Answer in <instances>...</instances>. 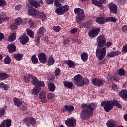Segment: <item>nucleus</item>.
I'll list each match as a JSON object with an SVG mask.
<instances>
[{
  "mask_svg": "<svg viewBox=\"0 0 127 127\" xmlns=\"http://www.w3.org/2000/svg\"><path fill=\"white\" fill-rule=\"evenodd\" d=\"M106 37L104 36V35H101L97 37L98 46L96 49V55L99 60H103L106 56L107 51V47H105L106 46Z\"/></svg>",
  "mask_w": 127,
  "mask_h": 127,
  "instance_id": "nucleus-1",
  "label": "nucleus"
},
{
  "mask_svg": "<svg viewBox=\"0 0 127 127\" xmlns=\"http://www.w3.org/2000/svg\"><path fill=\"white\" fill-rule=\"evenodd\" d=\"M96 107H97V105L94 103H91L89 105L87 104H82L81 105L82 111L80 114L81 119H83V120H88L89 118L92 117Z\"/></svg>",
  "mask_w": 127,
  "mask_h": 127,
  "instance_id": "nucleus-2",
  "label": "nucleus"
},
{
  "mask_svg": "<svg viewBox=\"0 0 127 127\" xmlns=\"http://www.w3.org/2000/svg\"><path fill=\"white\" fill-rule=\"evenodd\" d=\"M114 106L117 107L119 109H122V105L118 101L113 100V101H104L101 104V107H104L105 112H110L114 107Z\"/></svg>",
  "mask_w": 127,
  "mask_h": 127,
  "instance_id": "nucleus-3",
  "label": "nucleus"
},
{
  "mask_svg": "<svg viewBox=\"0 0 127 127\" xmlns=\"http://www.w3.org/2000/svg\"><path fill=\"white\" fill-rule=\"evenodd\" d=\"M74 83L76 86L78 87H83L85 85H88L90 81L88 78H83V76L80 74H78L74 77Z\"/></svg>",
  "mask_w": 127,
  "mask_h": 127,
  "instance_id": "nucleus-4",
  "label": "nucleus"
},
{
  "mask_svg": "<svg viewBox=\"0 0 127 127\" xmlns=\"http://www.w3.org/2000/svg\"><path fill=\"white\" fill-rule=\"evenodd\" d=\"M74 13L77 14L76 17V22L78 24H80L82 19L85 18V15H84V10L80 8H76L74 9Z\"/></svg>",
  "mask_w": 127,
  "mask_h": 127,
  "instance_id": "nucleus-5",
  "label": "nucleus"
},
{
  "mask_svg": "<svg viewBox=\"0 0 127 127\" xmlns=\"http://www.w3.org/2000/svg\"><path fill=\"white\" fill-rule=\"evenodd\" d=\"M23 123L26 124L27 127L34 126L36 124V120L32 117H26L23 120Z\"/></svg>",
  "mask_w": 127,
  "mask_h": 127,
  "instance_id": "nucleus-6",
  "label": "nucleus"
},
{
  "mask_svg": "<svg viewBox=\"0 0 127 127\" xmlns=\"http://www.w3.org/2000/svg\"><path fill=\"white\" fill-rule=\"evenodd\" d=\"M31 83L33 85H35V86H37V87H44V82L43 81H39L37 78L32 76L31 77Z\"/></svg>",
  "mask_w": 127,
  "mask_h": 127,
  "instance_id": "nucleus-7",
  "label": "nucleus"
},
{
  "mask_svg": "<svg viewBox=\"0 0 127 127\" xmlns=\"http://www.w3.org/2000/svg\"><path fill=\"white\" fill-rule=\"evenodd\" d=\"M99 33H100V28H95L92 29L91 30L89 31L88 33V35L89 37L94 38V37L98 36Z\"/></svg>",
  "mask_w": 127,
  "mask_h": 127,
  "instance_id": "nucleus-8",
  "label": "nucleus"
},
{
  "mask_svg": "<svg viewBox=\"0 0 127 127\" xmlns=\"http://www.w3.org/2000/svg\"><path fill=\"white\" fill-rule=\"evenodd\" d=\"M45 31V28H44V27H41L39 29L38 34L35 38V43L36 44H38L40 41V37H41V36L43 34V33H44Z\"/></svg>",
  "mask_w": 127,
  "mask_h": 127,
  "instance_id": "nucleus-9",
  "label": "nucleus"
},
{
  "mask_svg": "<svg viewBox=\"0 0 127 127\" xmlns=\"http://www.w3.org/2000/svg\"><path fill=\"white\" fill-rule=\"evenodd\" d=\"M39 60L41 63L45 64L46 62H47V56L45 53H40L38 56Z\"/></svg>",
  "mask_w": 127,
  "mask_h": 127,
  "instance_id": "nucleus-10",
  "label": "nucleus"
},
{
  "mask_svg": "<svg viewBox=\"0 0 127 127\" xmlns=\"http://www.w3.org/2000/svg\"><path fill=\"white\" fill-rule=\"evenodd\" d=\"M76 119L72 117L71 118H68L65 121V124L68 127H74L76 125Z\"/></svg>",
  "mask_w": 127,
  "mask_h": 127,
  "instance_id": "nucleus-11",
  "label": "nucleus"
},
{
  "mask_svg": "<svg viewBox=\"0 0 127 127\" xmlns=\"http://www.w3.org/2000/svg\"><path fill=\"white\" fill-rule=\"evenodd\" d=\"M38 11H39L38 10H37L34 8L30 7L28 10V14H29V15H31V16H33L34 18H36V16L37 15Z\"/></svg>",
  "mask_w": 127,
  "mask_h": 127,
  "instance_id": "nucleus-12",
  "label": "nucleus"
},
{
  "mask_svg": "<svg viewBox=\"0 0 127 127\" xmlns=\"http://www.w3.org/2000/svg\"><path fill=\"white\" fill-rule=\"evenodd\" d=\"M39 98L42 103H47V98H46V92L42 91L39 94Z\"/></svg>",
  "mask_w": 127,
  "mask_h": 127,
  "instance_id": "nucleus-13",
  "label": "nucleus"
},
{
  "mask_svg": "<svg viewBox=\"0 0 127 127\" xmlns=\"http://www.w3.org/2000/svg\"><path fill=\"white\" fill-rule=\"evenodd\" d=\"M35 18L37 19H41L43 21L46 19V15L45 14V13L43 12H40L39 10L37 13V16H36Z\"/></svg>",
  "mask_w": 127,
  "mask_h": 127,
  "instance_id": "nucleus-14",
  "label": "nucleus"
},
{
  "mask_svg": "<svg viewBox=\"0 0 127 127\" xmlns=\"http://www.w3.org/2000/svg\"><path fill=\"white\" fill-rule=\"evenodd\" d=\"M109 9H110V11L112 12V13H114L115 14V13H117L118 12V7H117V5L114 3H110L108 5Z\"/></svg>",
  "mask_w": 127,
  "mask_h": 127,
  "instance_id": "nucleus-15",
  "label": "nucleus"
},
{
  "mask_svg": "<svg viewBox=\"0 0 127 127\" xmlns=\"http://www.w3.org/2000/svg\"><path fill=\"white\" fill-rule=\"evenodd\" d=\"M10 126H11V120L7 119L1 122L0 127H10Z\"/></svg>",
  "mask_w": 127,
  "mask_h": 127,
  "instance_id": "nucleus-16",
  "label": "nucleus"
},
{
  "mask_svg": "<svg viewBox=\"0 0 127 127\" xmlns=\"http://www.w3.org/2000/svg\"><path fill=\"white\" fill-rule=\"evenodd\" d=\"M121 52L119 51H110L107 54L106 56L107 57H115V56H117V55L121 54Z\"/></svg>",
  "mask_w": 127,
  "mask_h": 127,
  "instance_id": "nucleus-17",
  "label": "nucleus"
},
{
  "mask_svg": "<svg viewBox=\"0 0 127 127\" xmlns=\"http://www.w3.org/2000/svg\"><path fill=\"white\" fill-rule=\"evenodd\" d=\"M92 83L95 86L100 87V86H103V80L99 78H94L92 80Z\"/></svg>",
  "mask_w": 127,
  "mask_h": 127,
  "instance_id": "nucleus-18",
  "label": "nucleus"
},
{
  "mask_svg": "<svg viewBox=\"0 0 127 127\" xmlns=\"http://www.w3.org/2000/svg\"><path fill=\"white\" fill-rule=\"evenodd\" d=\"M29 41V38L27 35H23L20 37V42L22 44H25Z\"/></svg>",
  "mask_w": 127,
  "mask_h": 127,
  "instance_id": "nucleus-19",
  "label": "nucleus"
},
{
  "mask_svg": "<svg viewBox=\"0 0 127 127\" xmlns=\"http://www.w3.org/2000/svg\"><path fill=\"white\" fill-rule=\"evenodd\" d=\"M74 110V106L72 105H65L64 108L63 109V112H68V113H71Z\"/></svg>",
  "mask_w": 127,
  "mask_h": 127,
  "instance_id": "nucleus-20",
  "label": "nucleus"
},
{
  "mask_svg": "<svg viewBox=\"0 0 127 127\" xmlns=\"http://www.w3.org/2000/svg\"><path fill=\"white\" fill-rule=\"evenodd\" d=\"M4 16H5V13L4 12H2L1 14H0V16H1V17H0V24L3 23V22L4 21H7V20H9V17H8L2 18Z\"/></svg>",
  "mask_w": 127,
  "mask_h": 127,
  "instance_id": "nucleus-21",
  "label": "nucleus"
},
{
  "mask_svg": "<svg viewBox=\"0 0 127 127\" xmlns=\"http://www.w3.org/2000/svg\"><path fill=\"white\" fill-rule=\"evenodd\" d=\"M29 2L31 6L35 7V8H37V7H40V5L37 2V1L35 0H29Z\"/></svg>",
  "mask_w": 127,
  "mask_h": 127,
  "instance_id": "nucleus-22",
  "label": "nucleus"
},
{
  "mask_svg": "<svg viewBox=\"0 0 127 127\" xmlns=\"http://www.w3.org/2000/svg\"><path fill=\"white\" fill-rule=\"evenodd\" d=\"M65 64H67L69 68H75V62L72 60H66L64 61Z\"/></svg>",
  "mask_w": 127,
  "mask_h": 127,
  "instance_id": "nucleus-23",
  "label": "nucleus"
},
{
  "mask_svg": "<svg viewBox=\"0 0 127 127\" xmlns=\"http://www.w3.org/2000/svg\"><path fill=\"white\" fill-rule=\"evenodd\" d=\"M55 62V59L52 56H51L49 57L47 61V65L48 66H52Z\"/></svg>",
  "mask_w": 127,
  "mask_h": 127,
  "instance_id": "nucleus-24",
  "label": "nucleus"
},
{
  "mask_svg": "<svg viewBox=\"0 0 127 127\" xmlns=\"http://www.w3.org/2000/svg\"><path fill=\"white\" fill-rule=\"evenodd\" d=\"M96 21L97 23L99 24H104L105 22H106V18L103 17H99L97 18Z\"/></svg>",
  "mask_w": 127,
  "mask_h": 127,
  "instance_id": "nucleus-25",
  "label": "nucleus"
},
{
  "mask_svg": "<svg viewBox=\"0 0 127 127\" xmlns=\"http://www.w3.org/2000/svg\"><path fill=\"white\" fill-rule=\"evenodd\" d=\"M10 77V75L7 73H0V80L3 81V80H5L6 79H8Z\"/></svg>",
  "mask_w": 127,
  "mask_h": 127,
  "instance_id": "nucleus-26",
  "label": "nucleus"
},
{
  "mask_svg": "<svg viewBox=\"0 0 127 127\" xmlns=\"http://www.w3.org/2000/svg\"><path fill=\"white\" fill-rule=\"evenodd\" d=\"M8 49L9 52L13 53V52L16 51V47L15 45L11 44L8 46Z\"/></svg>",
  "mask_w": 127,
  "mask_h": 127,
  "instance_id": "nucleus-27",
  "label": "nucleus"
},
{
  "mask_svg": "<svg viewBox=\"0 0 127 127\" xmlns=\"http://www.w3.org/2000/svg\"><path fill=\"white\" fill-rule=\"evenodd\" d=\"M119 96L123 99V100H125V99H127V90H122L119 93Z\"/></svg>",
  "mask_w": 127,
  "mask_h": 127,
  "instance_id": "nucleus-28",
  "label": "nucleus"
},
{
  "mask_svg": "<svg viewBox=\"0 0 127 127\" xmlns=\"http://www.w3.org/2000/svg\"><path fill=\"white\" fill-rule=\"evenodd\" d=\"M15 106H17L18 107H20L21 105H22V101H20V99L15 98L13 100Z\"/></svg>",
  "mask_w": 127,
  "mask_h": 127,
  "instance_id": "nucleus-29",
  "label": "nucleus"
},
{
  "mask_svg": "<svg viewBox=\"0 0 127 127\" xmlns=\"http://www.w3.org/2000/svg\"><path fill=\"white\" fill-rule=\"evenodd\" d=\"M64 84L65 88H68L69 89H72V87L74 86V84L73 83L68 81H64Z\"/></svg>",
  "mask_w": 127,
  "mask_h": 127,
  "instance_id": "nucleus-30",
  "label": "nucleus"
},
{
  "mask_svg": "<svg viewBox=\"0 0 127 127\" xmlns=\"http://www.w3.org/2000/svg\"><path fill=\"white\" fill-rule=\"evenodd\" d=\"M23 55L21 54H15L14 55V58L17 60L18 61H20L22 59Z\"/></svg>",
  "mask_w": 127,
  "mask_h": 127,
  "instance_id": "nucleus-31",
  "label": "nucleus"
},
{
  "mask_svg": "<svg viewBox=\"0 0 127 127\" xmlns=\"http://www.w3.org/2000/svg\"><path fill=\"white\" fill-rule=\"evenodd\" d=\"M92 3H93V4H94V5H96V6H97L98 7H99L100 8H103V5H102V4H100L99 2L98 1V0H92Z\"/></svg>",
  "mask_w": 127,
  "mask_h": 127,
  "instance_id": "nucleus-32",
  "label": "nucleus"
},
{
  "mask_svg": "<svg viewBox=\"0 0 127 127\" xmlns=\"http://www.w3.org/2000/svg\"><path fill=\"white\" fill-rule=\"evenodd\" d=\"M40 91H41L40 88L35 87L34 89H32V93L33 95H37V94H38Z\"/></svg>",
  "mask_w": 127,
  "mask_h": 127,
  "instance_id": "nucleus-33",
  "label": "nucleus"
},
{
  "mask_svg": "<svg viewBox=\"0 0 127 127\" xmlns=\"http://www.w3.org/2000/svg\"><path fill=\"white\" fill-rule=\"evenodd\" d=\"M81 58L83 61H87L88 60V54L85 52L82 53L81 55Z\"/></svg>",
  "mask_w": 127,
  "mask_h": 127,
  "instance_id": "nucleus-34",
  "label": "nucleus"
},
{
  "mask_svg": "<svg viewBox=\"0 0 127 127\" xmlns=\"http://www.w3.org/2000/svg\"><path fill=\"white\" fill-rule=\"evenodd\" d=\"M15 38H16V33H13L10 34L9 36V40L10 41H14L15 40Z\"/></svg>",
  "mask_w": 127,
  "mask_h": 127,
  "instance_id": "nucleus-35",
  "label": "nucleus"
},
{
  "mask_svg": "<svg viewBox=\"0 0 127 127\" xmlns=\"http://www.w3.org/2000/svg\"><path fill=\"white\" fill-rule=\"evenodd\" d=\"M55 85L53 83H50L48 84V89L50 92H54L55 91Z\"/></svg>",
  "mask_w": 127,
  "mask_h": 127,
  "instance_id": "nucleus-36",
  "label": "nucleus"
},
{
  "mask_svg": "<svg viewBox=\"0 0 127 127\" xmlns=\"http://www.w3.org/2000/svg\"><path fill=\"white\" fill-rule=\"evenodd\" d=\"M55 12L58 14V15H62V14H64V12H63V10L62 7L57 8L55 10Z\"/></svg>",
  "mask_w": 127,
  "mask_h": 127,
  "instance_id": "nucleus-37",
  "label": "nucleus"
},
{
  "mask_svg": "<svg viewBox=\"0 0 127 127\" xmlns=\"http://www.w3.org/2000/svg\"><path fill=\"white\" fill-rule=\"evenodd\" d=\"M32 60V62L33 63V64H36L38 63V59L37 57H36V55H33L31 58Z\"/></svg>",
  "mask_w": 127,
  "mask_h": 127,
  "instance_id": "nucleus-38",
  "label": "nucleus"
},
{
  "mask_svg": "<svg viewBox=\"0 0 127 127\" xmlns=\"http://www.w3.org/2000/svg\"><path fill=\"white\" fill-rule=\"evenodd\" d=\"M27 33L29 36L31 37V38H33L34 37V32L33 31H31L30 29H26Z\"/></svg>",
  "mask_w": 127,
  "mask_h": 127,
  "instance_id": "nucleus-39",
  "label": "nucleus"
},
{
  "mask_svg": "<svg viewBox=\"0 0 127 127\" xmlns=\"http://www.w3.org/2000/svg\"><path fill=\"white\" fill-rule=\"evenodd\" d=\"M106 22H116L117 19L115 18L114 17H108L106 18Z\"/></svg>",
  "mask_w": 127,
  "mask_h": 127,
  "instance_id": "nucleus-40",
  "label": "nucleus"
},
{
  "mask_svg": "<svg viewBox=\"0 0 127 127\" xmlns=\"http://www.w3.org/2000/svg\"><path fill=\"white\" fill-rule=\"evenodd\" d=\"M117 73L118 75H119V76H125V74H126V71L124 69L120 68L117 71Z\"/></svg>",
  "mask_w": 127,
  "mask_h": 127,
  "instance_id": "nucleus-41",
  "label": "nucleus"
},
{
  "mask_svg": "<svg viewBox=\"0 0 127 127\" xmlns=\"http://www.w3.org/2000/svg\"><path fill=\"white\" fill-rule=\"evenodd\" d=\"M23 21L22 20V19H21V18H18L15 19V23L17 26H18V25H20V24L22 23Z\"/></svg>",
  "mask_w": 127,
  "mask_h": 127,
  "instance_id": "nucleus-42",
  "label": "nucleus"
},
{
  "mask_svg": "<svg viewBox=\"0 0 127 127\" xmlns=\"http://www.w3.org/2000/svg\"><path fill=\"white\" fill-rule=\"evenodd\" d=\"M47 97L48 100H51V99H54V98H55V94L53 93L50 92L47 94Z\"/></svg>",
  "mask_w": 127,
  "mask_h": 127,
  "instance_id": "nucleus-43",
  "label": "nucleus"
},
{
  "mask_svg": "<svg viewBox=\"0 0 127 127\" xmlns=\"http://www.w3.org/2000/svg\"><path fill=\"white\" fill-rule=\"evenodd\" d=\"M4 62L5 64H9L11 62V59L10 57L7 56L5 59Z\"/></svg>",
  "mask_w": 127,
  "mask_h": 127,
  "instance_id": "nucleus-44",
  "label": "nucleus"
},
{
  "mask_svg": "<svg viewBox=\"0 0 127 127\" xmlns=\"http://www.w3.org/2000/svg\"><path fill=\"white\" fill-rule=\"evenodd\" d=\"M61 30V28L59 26H55L53 27V30H54V31H55L56 32H59Z\"/></svg>",
  "mask_w": 127,
  "mask_h": 127,
  "instance_id": "nucleus-45",
  "label": "nucleus"
},
{
  "mask_svg": "<svg viewBox=\"0 0 127 127\" xmlns=\"http://www.w3.org/2000/svg\"><path fill=\"white\" fill-rule=\"evenodd\" d=\"M62 9H63V12H64V14L65 12H67V11L69 10V6L68 5L64 6L63 7H62Z\"/></svg>",
  "mask_w": 127,
  "mask_h": 127,
  "instance_id": "nucleus-46",
  "label": "nucleus"
},
{
  "mask_svg": "<svg viewBox=\"0 0 127 127\" xmlns=\"http://www.w3.org/2000/svg\"><path fill=\"white\" fill-rule=\"evenodd\" d=\"M10 28L12 30H15V29H17V25H16V24L15 23L14 24H12L10 26Z\"/></svg>",
  "mask_w": 127,
  "mask_h": 127,
  "instance_id": "nucleus-47",
  "label": "nucleus"
},
{
  "mask_svg": "<svg viewBox=\"0 0 127 127\" xmlns=\"http://www.w3.org/2000/svg\"><path fill=\"white\" fill-rule=\"evenodd\" d=\"M4 113H5V109L4 108L0 109V118L4 115Z\"/></svg>",
  "mask_w": 127,
  "mask_h": 127,
  "instance_id": "nucleus-48",
  "label": "nucleus"
},
{
  "mask_svg": "<svg viewBox=\"0 0 127 127\" xmlns=\"http://www.w3.org/2000/svg\"><path fill=\"white\" fill-rule=\"evenodd\" d=\"M54 5L55 6H56V7H59V6H61L60 3L58 1V0H54Z\"/></svg>",
  "mask_w": 127,
  "mask_h": 127,
  "instance_id": "nucleus-49",
  "label": "nucleus"
},
{
  "mask_svg": "<svg viewBox=\"0 0 127 127\" xmlns=\"http://www.w3.org/2000/svg\"><path fill=\"white\" fill-rule=\"evenodd\" d=\"M77 32H78V28H73L70 30V33L71 34H75V33H77Z\"/></svg>",
  "mask_w": 127,
  "mask_h": 127,
  "instance_id": "nucleus-50",
  "label": "nucleus"
},
{
  "mask_svg": "<svg viewBox=\"0 0 127 127\" xmlns=\"http://www.w3.org/2000/svg\"><path fill=\"white\" fill-rule=\"evenodd\" d=\"M122 52H123V53H126L127 52V44L123 47Z\"/></svg>",
  "mask_w": 127,
  "mask_h": 127,
  "instance_id": "nucleus-51",
  "label": "nucleus"
},
{
  "mask_svg": "<svg viewBox=\"0 0 127 127\" xmlns=\"http://www.w3.org/2000/svg\"><path fill=\"white\" fill-rule=\"evenodd\" d=\"M6 4V2L4 0H0V6H4Z\"/></svg>",
  "mask_w": 127,
  "mask_h": 127,
  "instance_id": "nucleus-52",
  "label": "nucleus"
},
{
  "mask_svg": "<svg viewBox=\"0 0 127 127\" xmlns=\"http://www.w3.org/2000/svg\"><path fill=\"white\" fill-rule=\"evenodd\" d=\"M45 1L47 4H53L54 0H45Z\"/></svg>",
  "mask_w": 127,
  "mask_h": 127,
  "instance_id": "nucleus-53",
  "label": "nucleus"
},
{
  "mask_svg": "<svg viewBox=\"0 0 127 127\" xmlns=\"http://www.w3.org/2000/svg\"><path fill=\"white\" fill-rule=\"evenodd\" d=\"M99 4L103 5V4H106L107 3V0H99Z\"/></svg>",
  "mask_w": 127,
  "mask_h": 127,
  "instance_id": "nucleus-54",
  "label": "nucleus"
},
{
  "mask_svg": "<svg viewBox=\"0 0 127 127\" xmlns=\"http://www.w3.org/2000/svg\"><path fill=\"white\" fill-rule=\"evenodd\" d=\"M22 8L21 5H17L15 6V10L19 11Z\"/></svg>",
  "mask_w": 127,
  "mask_h": 127,
  "instance_id": "nucleus-55",
  "label": "nucleus"
},
{
  "mask_svg": "<svg viewBox=\"0 0 127 127\" xmlns=\"http://www.w3.org/2000/svg\"><path fill=\"white\" fill-rule=\"evenodd\" d=\"M20 109L21 110H26V109H27V107L26 106V104H22L20 106Z\"/></svg>",
  "mask_w": 127,
  "mask_h": 127,
  "instance_id": "nucleus-56",
  "label": "nucleus"
},
{
  "mask_svg": "<svg viewBox=\"0 0 127 127\" xmlns=\"http://www.w3.org/2000/svg\"><path fill=\"white\" fill-rule=\"evenodd\" d=\"M122 30L123 32H126V31H127V25H123L122 27Z\"/></svg>",
  "mask_w": 127,
  "mask_h": 127,
  "instance_id": "nucleus-57",
  "label": "nucleus"
},
{
  "mask_svg": "<svg viewBox=\"0 0 127 127\" xmlns=\"http://www.w3.org/2000/svg\"><path fill=\"white\" fill-rule=\"evenodd\" d=\"M92 21H88L86 23L87 27L86 28H90L92 26Z\"/></svg>",
  "mask_w": 127,
  "mask_h": 127,
  "instance_id": "nucleus-58",
  "label": "nucleus"
},
{
  "mask_svg": "<svg viewBox=\"0 0 127 127\" xmlns=\"http://www.w3.org/2000/svg\"><path fill=\"white\" fill-rule=\"evenodd\" d=\"M60 74V69H57L55 71V76H59Z\"/></svg>",
  "mask_w": 127,
  "mask_h": 127,
  "instance_id": "nucleus-59",
  "label": "nucleus"
},
{
  "mask_svg": "<svg viewBox=\"0 0 127 127\" xmlns=\"http://www.w3.org/2000/svg\"><path fill=\"white\" fill-rule=\"evenodd\" d=\"M113 44V43L111 42L108 41L107 43H106V47H110V46H112V45Z\"/></svg>",
  "mask_w": 127,
  "mask_h": 127,
  "instance_id": "nucleus-60",
  "label": "nucleus"
},
{
  "mask_svg": "<svg viewBox=\"0 0 127 127\" xmlns=\"http://www.w3.org/2000/svg\"><path fill=\"white\" fill-rule=\"evenodd\" d=\"M112 88L114 91H117L118 90V87H117V85L116 84L112 85Z\"/></svg>",
  "mask_w": 127,
  "mask_h": 127,
  "instance_id": "nucleus-61",
  "label": "nucleus"
},
{
  "mask_svg": "<svg viewBox=\"0 0 127 127\" xmlns=\"http://www.w3.org/2000/svg\"><path fill=\"white\" fill-rule=\"evenodd\" d=\"M3 38H4V35L3 33H0V41H1Z\"/></svg>",
  "mask_w": 127,
  "mask_h": 127,
  "instance_id": "nucleus-62",
  "label": "nucleus"
},
{
  "mask_svg": "<svg viewBox=\"0 0 127 127\" xmlns=\"http://www.w3.org/2000/svg\"><path fill=\"white\" fill-rule=\"evenodd\" d=\"M112 79L113 80H114V81H116V82H119V81L120 80V78L118 77H112Z\"/></svg>",
  "mask_w": 127,
  "mask_h": 127,
  "instance_id": "nucleus-63",
  "label": "nucleus"
},
{
  "mask_svg": "<svg viewBox=\"0 0 127 127\" xmlns=\"http://www.w3.org/2000/svg\"><path fill=\"white\" fill-rule=\"evenodd\" d=\"M3 87H4V90H5L6 91H7V90H8V88H9V85H4V86H3Z\"/></svg>",
  "mask_w": 127,
  "mask_h": 127,
  "instance_id": "nucleus-64",
  "label": "nucleus"
}]
</instances>
